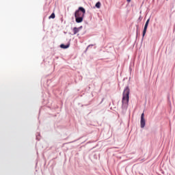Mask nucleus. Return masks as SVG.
Segmentation results:
<instances>
[{"mask_svg":"<svg viewBox=\"0 0 175 175\" xmlns=\"http://www.w3.org/2000/svg\"><path fill=\"white\" fill-rule=\"evenodd\" d=\"M129 93H130L129 87L127 86L124 90V92L122 94V109H126L128 107V105L129 103Z\"/></svg>","mask_w":175,"mask_h":175,"instance_id":"1","label":"nucleus"},{"mask_svg":"<svg viewBox=\"0 0 175 175\" xmlns=\"http://www.w3.org/2000/svg\"><path fill=\"white\" fill-rule=\"evenodd\" d=\"M85 15V9L83 7H79L75 13L76 23H83L84 16Z\"/></svg>","mask_w":175,"mask_h":175,"instance_id":"2","label":"nucleus"},{"mask_svg":"<svg viewBox=\"0 0 175 175\" xmlns=\"http://www.w3.org/2000/svg\"><path fill=\"white\" fill-rule=\"evenodd\" d=\"M141 128H144L146 126V120L144 119V113H142L141 115Z\"/></svg>","mask_w":175,"mask_h":175,"instance_id":"3","label":"nucleus"},{"mask_svg":"<svg viewBox=\"0 0 175 175\" xmlns=\"http://www.w3.org/2000/svg\"><path fill=\"white\" fill-rule=\"evenodd\" d=\"M147 28H148V24L145 23L143 33H142L143 38H144V36H146V33L147 32Z\"/></svg>","mask_w":175,"mask_h":175,"instance_id":"4","label":"nucleus"},{"mask_svg":"<svg viewBox=\"0 0 175 175\" xmlns=\"http://www.w3.org/2000/svg\"><path fill=\"white\" fill-rule=\"evenodd\" d=\"M82 27H74L73 28V32H74V35H76V33H77L78 32L80 31V29H81Z\"/></svg>","mask_w":175,"mask_h":175,"instance_id":"5","label":"nucleus"},{"mask_svg":"<svg viewBox=\"0 0 175 175\" xmlns=\"http://www.w3.org/2000/svg\"><path fill=\"white\" fill-rule=\"evenodd\" d=\"M61 49H68L69 47V45H65L64 44H62L60 45Z\"/></svg>","mask_w":175,"mask_h":175,"instance_id":"6","label":"nucleus"},{"mask_svg":"<svg viewBox=\"0 0 175 175\" xmlns=\"http://www.w3.org/2000/svg\"><path fill=\"white\" fill-rule=\"evenodd\" d=\"M96 8H97L98 9L100 8V2L98 1L96 3Z\"/></svg>","mask_w":175,"mask_h":175,"instance_id":"7","label":"nucleus"},{"mask_svg":"<svg viewBox=\"0 0 175 175\" xmlns=\"http://www.w3.org/2000/svg\"><path fill=\"white\" fill-rule=\"evenodd\" d=\"M49 18H55V14L52 13L51 15L49 17Z\"/></svg>","mask_w":175,"mask_h":175,"instance_id":"8","label":"nucleus"},{"mask_svg":"<svg viewBox=\"0 0 175 175\" xmlns=\"http://www.w3.org/2000/svg\"><path fill=\"white\" fill-rule=\"evenodd\" d=\"M149 23H150V18H148V20H147V21L146 22V24H149Z\"/></svg>","mask_w":175,"mask_h":175,"instance_id":"9","label":"nucleus"},{"mask_svg":"<svg viewBox=\"0 0 175 175\" xmlns=\"http://www.w3.org/2000/svg\"><path fill=\"white\" fill-rule=\"evenodd\" d=\"M129 3L131 2V0H126Z\"/></svg>","mask_w":175,"mask_h":175,"instance_id":"10","label":"nucleus"}]
</instances>
